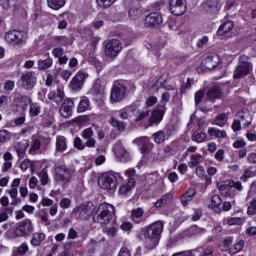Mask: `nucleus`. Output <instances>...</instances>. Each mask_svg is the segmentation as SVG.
<instances>
[{
	"mask_svg": "<svg viewBox=\"0 0 256 256\" xmlns=\"http://www.w3.org/2000/svg\"><path fill=\"white\" fill-rule=\"evenodd\" d=\"M244 247H245V240L238 241L236 244L233 245V247L230 248L229 255H237V253H241Z\"/></svg>",
	"mask_w": 256,
	"mask_h": 256,
	"instance_id": "nucleus-36",
	"label": "nucleus"
},
{
	"mask_svg": "<svg viewBox=\"0 0 256 256\" xmlns=\"http://www.w3.org/2000/svg\"><path fill=\"white\" fill-rule=\"evenodd\" d=\"M14 89H15V81L6 80L4 83V91H8V93H10V91H13Z\"/></svg>",
	"mask_w": 256,
	"mask_h": 256,
	"instance_id": "nucleus-54",
	"label": "nucleus"
},
{
	"mask_svg": "<svg viewBox=\"0 0 256 256\" xmlns=\"http://www.w3.org/2000/svg\"><path fill=\"white\" fill-rule=\"evenodd\" d=\"M233 241V236L225 237L220 244L221 251L229 253V251H231V245H233Z\"/></svg>",
	"mask_w": 256,
	"mask_h": 256,
	"instance_id": "nucleus-30",
	"label": "nucleus"
},
{
	"mask_svg": "<svg viewBox=\"0 0 256 256\" xmlns=\"http://www.w3.org/2000/svg\"><path fill=\"white\" fill-rule=\"evenodd\" d=\"M220 62L221 58H219V55L210 54L202 60L201 67L207 69L208 71H213V69H215V67H217Z\"/></svg>",
	"mask_w": 256,
	"mask_h": 256,
	"instance_id": "nucleus-14",
	"label": "nucleus"
},
{
	"mask_svg": "<svg viewBox=\"0 0 256 256\" xmlns=\"http://www.w3.org/2000/svg\"><path fill=\"white\" fill-rule=\"evenodd\" d=\"M202 9L208 15H217L219 11H221V4L219 0H204L202 2Z\"/></svg>",
	"mask_w": 256,
	"mask_h": 256,
	"instance_id": "nucleus-13",
	"label": "nucleus"
},
{
	"mask_svg": "<svg viewBox=\"0 0 256 256\" xmlns=\"http://www.w3.org/2000/svg\"><path fill=\"white\" fill-rule=\"evenodd\" d=\"M188 233H190L191 235H203V233H207V230L205 228H201L197 225H192L188 229Z\"/></svg>",
	"mask_w": 256,
	"mask_h": 256,
	"instance_id": "nucleus-44",
	"label": "nucleus"
},
{
	"mask_svg": "<svg viewBox=\"0 0 256 256\" xmlns=\"http://www.w3.org/2000/svg\"><path fill=\"white\" fill-rule=\"evenodd\" d=\"M32 101L33 100L29 96H26V95L18 96L16 98L17 107H19L23 111H27V107H29V105H31Z\"/></svg>",
	"mask_w": 256,
	"mask_h": 256,
	"instance_id": "nucleus-23",
	"label": "nucleus"
},
{
	"mask_svg": "<svg viewBox=\"0 0 256 256\" xmlns=\"http://www.w3.org/2000/svg\"><path fill=\"white\" fill-rule=\"evenodd\" d=\"M135 89H137V86L131 80L114 82L110 93L111 103H121L127 97V93H135Z\"/></svg>",
	"mask_w": 256,
	"mask_h": 256,
	"instance_id": "nucleus-2",
	"label": "nucleus"
},
{
	"mask_svg": "<svg viewBox=\"0 0 256 256\" xmlns=\"http://www.w3.org/2000/svg\"><path fill=\"white\" fill-rule=\"evenodd\" d=\"M163 23V16L159 12L149 13L145 18L146 27H159Z\"/></svg>",
	"mask_w": 256,
	"mask_h": 256,
	"instance_id": "nucleus-15",
	"label": "nucleus"
},
{
	"mask_svg": "<svg viewBox=\"0 0 256 256\" xmlns=\"http://www.w3.org/2000/svg\"><path fill=\"white\" fill-rule=\"evenodd\" d=\"M41 114V104L39 102H31L29 105V117L34 119V117H39Z\"/></svg>",
	"mask_w": 256,
	"mask_h": 256,
	"instance_id": "nucleus-27",
	"label": "nucleus"
},
{
	"mask_svg": "<svg viewBox=\"0 0 256 256\" xmlns=\"http://www.w3.org/2000/svg\"><path fill=\"white\" fill-rule=\"evenodd\" d=\"M83 139H91L93 137V128H86L82 132Z\"/></svg>",
	"mask_w": 256,
	"mask_h": 256,
	"instance_id": "nucleus-63",
	"label": "nucleus"
},
{
	"mask_svg": "<svg viewBox=\"0 0 256 256\" xmlns=\"http://www.w3.org/2000/svg\"><path fill=\"white\" fill-rule=\"evenodd\" d=\"M223 203V200L221 199V196L219 194H214L211 197V209H218V211H221V204Z\"/></svg>",
	"mask_w": 256,
	"mask_h": 256,
	"instance_id": "nucleus-34",
	"label": "nucleus"
},
{
	"mask_svg": "<svg viewBox=\"0 0 256 256\" xmlns=\"http://www.w3.org/2000/svg\"><path fill=\"white\" fill-rule=\"evenodd\" d=\"M75 108V102L71 98H65L62 105L59 108V113L64 119H69L73 115V109Z\"/></svg>",
	"mask_w": 256,
	"mask_h": 256,
	"instance_id": "nucleus-12",
	"label": "nucleus"
},
{
	"mask_svg": "<svg viewBox=\"0 0 256 256\" xmlns=\"http://www.w3.org/2000/svg\"><path fill=\"white\" fill-rule=\"evenodd\" d=\"M231 129L234 133L241 131V120L235 119L232 123Z\"/></svg>",
	"mask_w": 256,
	"mask_h": 256,
	"instance_id": "nucleus-61",
	"label": "nucleus"
},
{
	"mask_svg": "<svg viewBox=\"0 0 256 256\" xmlns=\"http://www.w3.org/2000/svg\"><path fill=\"white\" fill-rule=\"evenodd\" d=\"M203 163V155L201 154H196V155H191L190 157V162L188 163L189 167H199Z\"/></svg>",
	"mask_w": 256,
	"mask_h": 256,
	"instance_id": "nucleus-37",
	"label": "nucleus"
},
{
	"mask_svg": "<svg viewBox=\"0 0 256 256\" xmlns=\"http://www.w3.org/2000/svg\"><path fill=\"white\" fill-rule=\"evenodd\" d=\"M43 241H45V233H34L30 243L33 247H39Z\"/></svg>",
	"mask_w": 256,
	"mask_h": 256,
	"instance_id": "nucleus-33",
	"label": "nucleus"
},
{
	"mask_svg": "<svg viewBox=\"0 0 256 256\" xmlns=\"http://www.w3.org/2000/svg\"><path fill=\"white\" fill-rule=\"evenodd\" d=\"M117 0H97L98 5L103 9H109Z\"/></svg>",
	"mask_w": 256,
	"mask_h": 256,
	"instance_id": "nucleus-50",
	"label": "nucleus"
},
{
	"mask_svg": "<svg viewBox=\"0 0 256 256\" xmlns=\"http://www.w3.org/2000/svg\"><path fill=\"white\" fill-rule=\"evenodd\" d=\"M256 176V172L253 171V167H249L246 170H244L243 175L240 176L241 181H243V183H247V181H249V179L253 178Z\"/></svg>",
	"mask_w": 256,
	"mask_h": 256,
	"instance_id": "nucleus-38",
	"label": "nucleus"
},
{
	"mask_svg": "<svg viewBox=\"0 0 256 256\" xmlns=\"http://www.w3.org/2000/svg\"><path fill=\"white\" fill-rule=\"evenodd\" d=\"M241 121H245L243 128L248 129V127L251 125V121H253V118L251 117V114H242L240 115Z\"/></svg>",
	"mask_w": 256,
	"mask_h": 256,
	"instance_id": "nucleus-47",
	"label": "nucleus"
},
{
	"mask_svg": "<svg viewBox=\"0 0 256 256\" xmlns=\"http://www.w3.org/2000/svg\"><path fill=\"white\" fill-rule=\"evenodd\" d=\"M48 7L54 11H59V9L65 7V0H47Z\"/></svg>",
	"mask_w": 256,
	"mask_h": 256,
	"instance_id": "nucleus-35",
	"label": "nucleus"
},
{
	"mask_svg": "<svg viewBox=\"0 0 256 256\" xmlns=\"http://www.w3.org/2000/svg\"><path fill=\"white\" fill-rule=\"evenodd\" d=\"M53 66V58L48 57L45 60H38V71H47Z\"/></svg>",
	"mask_w": 256,
	"mask_h": 256,
	"instance_id": "nucleus-31",
	"label": "nucleus"
},
{
	"mask_svg": "<svg viewBox=\"0 0 256 256\" xmlns=\"http://www.w3.org/2000/svg\"><path fill=\"white\" fill-rule=\"evenodd\" d=\"M233 27H235V22H233L231 20H227L219 26V28L217 30V35L219 37H223V35H227V33H229V31H232Z\"/></svg>",
	"mask_w": 256,
	"mask_h": 256,
	"instance_id": "nucleus-20",
	"label": "nucleus"
},
{
	"mask_svg": "<svg viewBox=\"0 0 256 256\" xmlns=\"http://www.w3.org/2000/svg\"><path fill=\"white\" fill-rule=\"evenodd\" d=\"M122 49L123 45L121 44V41H119L118 39H112L108 41L105 45V54L107 57L113 59L117 57L119 53H121Z\"/></svg>",
	"mask_w": 256,
	"mask_h": 256,
	"instance_id": "nucleus-9",
	"label": "nucleus"
},
{
	"mask_svg": "<svg viewBox=\"0 0 256 256\" xmlns=\"http://www.w3.org/2000/svg\"><path fill=\"white\" fill-rule=\"evenodd\" d=\"M113 217H115V207L111 204L102 203L99 205L96 215L93 216V222L107 225L111 223Z\"/></svg>",
	"mask_w": 256,
	"mask_h": 256,
	"instance_id": "nucleus-4",
	"label": "nucleus"
},
{
	"mask_svg": "<svg viewBox=\"0 0 256 256\" xmlns=\"http://www.w3.org/2000/svg\"><path fill=\"white\" fill-rule=\"evenodd\" d=\"M38 177L40 178L41 185L45 186L49 183V173L46 169H42L39 172Z\"/></svg>",
	"mask_w": 256,
	"mask_h": 256,
	"instance_id": "nucleus-45",
	"label": "nucleus"
},
{
	"mask_svg": "<svg viewBox=\"0 0 256 256\" xmlns=\"http://www.w3.org/2000/svg\"><path fill=\"white\" fill-rule=\"evenodd\" d=\"M209 137H214L215 139H227V131L221 130L219 128L210 127L208 129Z\"/></svg>",
	"mask_w": 256,
	"mask_h": 256,
	"instance_id": "nucleus-22",
	"label": "nucleus"
},
{
	"mask_svg": "<svg viewBox=\"0 0 256 256\" xmlns=\"http://www.w3.org/2000/svg\"><path fill=\"white\" fill-rule=\"evenodd\" d=\"M170 100H171V94L169 92H164L161 96V100L158 104V108L167 110V103H169Z\"/></svg>",
	"mask_w": 256,
	"mask_h": 256,
	"instance_id": "nucleus-41",
	"label": "nucleus"
},
{
	"mask_svg": "<svg viewBox=\"0 0 256 256\" xmlns=\"http://www.w3.org/2000/svg\"><path fill=\"white\" fill-rule=\"evenodd\" d=\"M60 207L62 209H69V207H71V199L62 198L61 201H60Z\"/></svg>",
	"mask_w": 256,
	"mask_h": 256,
	"instance_id": "nucleus-62",
	"label": "nucleus"
},
{
	"mask_svg": "<svg viewBox=\"0 0 256 256\" xmlns=\"http://www.w3.org/2000/svg\"><path fill=\"white\" fill-rule=\"evenodd\" d=\"M89 77V73L85 70H79L69 83V87L72 91H81L83 85H85V79Z\"/></svg>",
	"mask_w": 256,
	"mask_h": 256,
	"instance_id": "nucleus-7",
	"label": "nucleus"
},
{
	"mask_svg": "<svg viewBox=\"0 0 256 256\" xmlns=\"http://www.w3.org/2000/svg\"><path fill=\"white\" fill-rule=\"evenodd\" d=\"M167 110L165 108L155 109L152 111L149 118V125H159L163 121V117Z\"/></svg>",
	"mask_w": 256,
	"mask_h": 256,
	"instance_id": "nucleus-18",
	"label": "nucleus"
},
{
	"mask_svg": "<svg viewBox=\"0 0 256 256\" xmlns=\"http://www.w3.org/2000/svg\"><path fill=\"white\" fill-rule=\"evenodd\" d=\"M214 159H216V161H218L219 163H223V161H225V150L219 149L215 153Z\"/></svg>",
	"mask_w": 256,
	"mask_h": 256,
	"instance_id": "nucleus-53",
	"label": "nucleus"
},
{
	"mask_svg": "<svg viewBox=\"0 0 256 256\" xmlns=\"http://www.w3.org/2000/svg\"><path fill=\"white\" fill-rule=\"evenodd\" d=\"M28 251H29V246L27 245V243H22L17 249V254L25 255Z\"/></svg>",
	"mask_w": 256,
	"mask_h": 256,
	"instance_id": "nucleus-60",
	"label": "nucleus"
},
{
	"mask_svg": "<svg viewBox=\"0 0 256 256\" xmlns=\"http://www.w3.org/2000/svg\"><path fill=\"white\" fill-rule=\"evenodd\" d=\"M123 176L120 173L114 171H108L101 174L98 178V184L101 189L105 191H115L117 189V185L122 183Z\"/></svg>",
	"mask_w": 256,
	"mask_h": 256,
	"instance_id": "nucleus-3",
	"label": "nucleus"
},
{
	"mask_svg": "<svg viewBox=\"0 0 256 256\" xmlns=\"http://www.w3.org/2000/svg\"><path fill=\"white\" fill-rule=\"evenodd\" d=\"M4 39L9 45L17 47L23 43V32L19 30H10L6 32Z\"/></svg>",
	"mask_w": 256,
	"mask_h": 256,
	"instance_id": "nucleus-10",
	"label": "nucleus"
},
{
	"mask_svg": "<svg viewBox=\"0 0 256 256\" xmlns=\"http://www.w3.org/2000/svg\"><path fill=\"white\" fill-rule=\"evenodd\" d=\"M251 71V62H241L238 67L234 70L233 78L234 79H241V77H245L249 75Z\"/></svg>",
	"mask_w": 256,
	"mask_h": 256,
	"instance_id": "nucleus-16",
	"label": "nucleus"
},
{
	"mask_svg": "<svg viewBox=\"0 0 256 256\" xmlns=\"http://www.w3.org/2000/svg\"><path fill=\"white\" fill-rule=\"evenodd\" d=\"M192 85L191 78H187L186 82H183L180 86V95H185L187 90L191 89Z\"/></svg>",
	"mask_w": 256,
	"mask_h": 256,
	"instance_id": "nucleus-46",
	"label": "nucleus"
},
{
	"mask_svg": "<svg viewBox=\"0 0 256 256\" xmlns=\"http://www.w3.org/2000/svg\"><path fill=\"white\" fill-rule=\"evenodd\" d=\"M92 93H94V95H101V93H103V86L99 81L94 83L92 87Z\"/></svg>",
	"mask_w": 256,
	"mask_h": 256,
	"instance_id": "nucleus-51",
	"label": "nucleus"
},
{
	"mask_svg": "<svg viewBox=\"0 0 256 256\" xmlns=\"http://www.w3.org/2000/svg\"><path fill=\"white\" fill-rule=\"evenodd\" d=\"M219 191H224V193H229V191H231V180H229L228 182H224L223 184H220Z\"/></svg>",
	"mask_w": 256,
	"mask_h": 256,
	"instance_id": "nucleus-58",
	"label": "nucleus"
},
{
	"mask_svg": "<svg viewBox=\"0 0 256 256\" xmlns=\"http://www.w3.org/2000/svg\"><path fill=\"white\" fill-rule=\"evenodd\" d=\"M227 225L233 226V225H243V218L239 217H228L227 218Z\"/></svg>",
	"mask_w": 256,
	"mask_h": 256,
	"instance_id": "nucleus-48",
	"label": "nucleus"
},
{
	"mask_svg": "<svg viewBox=\"0 0 256 256\" xmlns=\"http://www.w3.org/2000/svg\"><path fill=\"white\" fill-rule=\"evenodd\" d=\"M145 215V211L143 208L138 207L131 211L130 220L134 225H141V223H145L146 219L143 217Z\"/></svg>",
	"mask_w": 256,
	"mask_h": 256,
	"instance_id": "nucleus-17",
	"label": "nucleus"
},
{
	"mask_svg": "<svg viewBox=\"0 0 256 256\" xmlns=\"http://www.w3.org/2000/svg\"><path fill=\"white\" fill-rule=\"evenodd\" d=\"M89 105H91L89 98H87V96H84L78 104L77 113H85V111L89 109Z\"/></svg>",
	"mask_w": 256,
	"mask_h": 256,
	"instance_id": "nucleus-32",
	"label": "nucleus"
},
{
	"mask_svg": "<svg viewBox=\"0 0 256 256\" xmlns=\"http://www.w3.org/2000/svg\"><path fill=\"white\" fill-rule=\"evenodd\" d=\"M205 97V91L203 90H198L195 94H194V100H195V104L196 105H201V103L203 102V98Z\"/></svg>",
	"mask_w": 256,
	"mask_h": 256,
	"instance_id": "nucleus-49",
	"label": "nucleus"
},
{
	"mask_svg": "<svg viewBox=\"0 0 256 256\" xmlns=\"http://www.w3.org/2000/svg\"><path fill=\"white\" fill-rule=\"evenodd\" d=\"M194 251L195 250H186L182 252H176L172 254V256H195V254H193Z\"/></svg>",
	"mask_w": 256,
	"mask_h": 256,
	"instance_id": "nucleus-64",
	"label": "nucleus"
},
{
	"mask_svg": "<svg viewBox=\"0 0 256 256\" xmlns=\"http://www.w3.org/2000/svg\"><path fill=\"white\" fill-rule=\"evenodd\" d=\"M207 139V133L205 132H194L191 136V141L194 143H204Z\"/></svg>",
	"mask_w": 256,
	"mask_h": 256,
	"instance_id": "nucleus-40",
	"label": "nucleus"
},
{
	"mask_svg": "<svg viewBox=\"0 0 256 256\" xmlns=\"http://www.w3.org/2000/svg\"><path fill=\"white\" fill-rule=\"evenodd\" d=\"M128 15H129V19H131V21H137V19H141L142 15H143V9H141V7H132L129 9L128 11Z\"/></svg>",
	"mask_w": 256,
	"mask_h": 256,
	"instance_id": "nucleus-29",
	"label": "nucleus"
},
{
	"mask_svg": "<svg viewBox=\"0 0 256 256\" xmlns=\"http://www.w3.org/2000/svg\"><path fill=\"white\" fill-rule=\"evenodd\" d=\"M22 87L26 91H31L37 85V76L34 71H29L21 75Z\"/></svg>",
	"mask_w": 256,
	"mask_h": 256,
	"instance_id": "nucleus-11",
	"label": "nucleus"
},
{
	"mask_svg": "<svg viewBox=\"0 0 256 256\" xmlns=\"http://www.w3.org/2000/svg\"><path fill=\"white\" fill-rule=\"evenodd\" d=\"M74 213H76V215H78L79 219H81V221H85V219H87L89 217V211L87 210V208L85 207H76L74 209Z\"/></svg>",
	"mask_w": 256,
	"mask_h": 256,
	"instance_id": "nucleus-39",
	"label": "nucleus"
},
{
	"mask_svg": "<svg viewBox=\"0 0 256 256\" xmlns=\"http://www.w3.org/2000/svg\"><path fill=\"white\" fill-rule=\"evenodd\" d=\"M223 92L219 86H213L208 89L207 97L208 99H221Z\"/></svg>",
	"mask_w": 256,
	"mask_h": 256,
	"instance_id": "nucleus-28",
	"label": "nucleus"
},
{
	"mask_svg": "<svg viewBox=\"0 0 256 256\" xmlns=\"http://www.w3.org/2000/svg\"><path fill=\"white\" fill-rule=\"evenodd\" d=\"M108 123L114 127L119 133H124L125 129H127V123L119 121L115 117H111Z\"/></svg>",
	"mask_w": 256,
	"mask_h": 256,
	"instance_id": "nucleus-24",
	"label": "nucleus"
},
{
	"mask_svg": "<svg viewBox=\"0 0 256 256\" xmlns=\"http://www.w3.org/2000/svg\"><path fill=\"white\" fill-rule=\"evenodd\" d=\"M75 170L69 168L67 165H59L54 170V180L56 183H71Z\"/></svg>",
	"mask_w": 256,
	"mask_h": 256,
	"instance_id": "nucleus-5",
	"label": "nucleus"
},
{
	"mask_svg": "<svg viewBox=\"0 0 256 256\" xmlns=\"http://www.w3.org/2000/svg\"><path fill=\"white\" fill-rule=\"evenodd\" d=\"M171 203H173V192H167L154 203V207L156 209H161V207H167L168 205H171Z\"/></svg>",
	"mask_w": 256,
	"mask_h": 256,
	"instance_id": "nucleus-19",
	"label": "nucleus"
},
{
	"mask_svg": "<svg viewBox=\"0 0 256 256\" xmlns=\"http://www.w3.org/2000/svg\"><path fill=\"white\" fill-rule=\"evenodd\" d=\"M153 137L154 143H157V145H161V143L165 142V131L159 130L153 134Z\"/></svg>",
	"mask_w": 256,
	"mask_h": 256,
	"instance_id": "nucleus-43",
	"label": "nucleus"
},
{
	"mask_svg": "<svg viewBox=\"0 0 256 256\" xmlns=\"http://www.w3.org/2000/svg\"><path fill=\"white\" fill-rule=\"evenodd\" d=\"M65 53V49L63 47H57L52 50V55L55 57V59H59Z\"/></svg>",
	"mask_w": 256,
	"mask_h": 256,
	"instance_id": "nucleus-56",
	"label": "nucleus"
},
{
	"mask_svg": "<svg viewBox=\"0 0 256 256\" xmlns=\"http://www.w3.org/2000/svg\"><path fill=\"white\" fill-rule=\"evenodd\" d=\"M225 119H227L226 113L218 114L212 122V125H217V127H225Z\"/></svg>",
	"mask_w": 256,
	"mask_h": 256,
	"instance_id": "nucleus-42",
	"label": "nucleus"
},
{
	"mask_svg": "<svg viewBox=\"0 0 256 256\" xmlns=\"http://www.w3.org/2000/svg\"><path fill=\"white\" fill-rule=\"evenodd\" d=\"M74 147L75 149H78V151H83V149H85V144H83V141L79 137H76L74 139Z\"/></svg>",
	"mask_w": 256,
	"mask_h": 256,
	"instance_id": "nucleus-55",
	"label": "nucleus"
},
{
	"mask_svg": "<svg viewBox=\"0 0 256 256\" xmlns=\"http://www.w3.org/2000/svg\"><path fill=\"white\" fill-rule=\"evenodd\" d=\"M57 153H65L67 151V138L65 136L56 137V148Z\"/></svg>",
	"mask_w": 256,
	"mask_h": 256,
	"instance_id": "nucleus-25",
	"label": "nucleus"
},
{
	"mask_svg": "<svg viewBox=\"0 0 256 256\" xmlns=\"http://www.w3.org/2000/svg\"><path fill=\"white\" fill-rule=\"evenodd\" d=\"M35 228L31 219L26 218L16 224L15 229L12 231L13 237H29Z\"/></svg>",
	"mask_w": 256,
	"mask_h": 256,
	"instance_id": "nucleus-6",
	"label": "nucleus"
},
{
	"mask_svg": "<svg viewBox=\"0 0 256 256\" xmlns=\"http://www.w3.org/2000/svg\"><path fill=\"white\" fill-rule=\"evenodd\" d=\"M169 11L175 17H181L187 13V0H170Z\"/></svg>",
	"mask_w": 256,
	"mask_h": 256,
	"instance_id": "nucleus-8",
	"label": "nucleus"
},
{
	"mask_svg": "<svg viewBox=\"0 0 256 256\" xmlns=\"http://www.w3.org/2000/svg\"><path fill=\"white\" fill-rule=\"evenodd\" d=\"M163 221H156L148 226L141 228L137 232V239L145 241V247L149 251L155 249L161 241V233H163Z\"/></svg>",
	"mask_w": 256,
	"mask_h": 256,
	"instance_id": "nucleus-1",
	"label": "nucleus"
},
{
	"mask_svg": "<svg viewBox=\"0 0 256 256\" xmlns=\"http://www.w3.org/2000/svg\"><path fill=\"white\" fill-rule=\"evenodd\" d=\"M52 43L58 47H69V45H71V40L67 36H54L52 38Z\"/></svg>",
	"mask_w": 256,
	"mask_h": 256,
	"instance_id": "nucleus-26",
	"label": "nucleus"
},
{
	"mask_svg": "<svg viewBox=\"0 0 256 256\" xmlns=\"http://www.w3.org/2000/svg\"><path fill=\"white\" fill-rule=\"evenodd\" d=\"M71 123H75L79 127H83L87 123V117L80 116L71 120Z\"/></svg>",
	"mask_w": 256,
	"mask_h": 256,
	"instance_id": "nucleus-52",
	"label": "nucleus"
},
{
	"mask_svg": "<svg viewBox=\"0 0 256 256\" xmlns=\"http://www.w3.org/2000/svg\"><path fill=\"white\" fill-rule=\"evenodd\" d=\"M136 185L135 178H128L127 183L120 186L118 193L119 195H127L131 189Z\"/></svg>",
	"mask_w": 256,
	"mask_h": 256,
	"instance_id": "nucleus-21",
	"label": "nucleus"
},
{
	"mask_svg": "<svg viewBox=\"0 0 256 256\" xmlns=\"http://www.w3.org/2000/svg\"><path fill=\"white\" fill-rule=\"evenodd\" d=\"M248 215H256V198L250 202V206L247 209Z\"/></svg>",
	"mask_w": 256,
	"mask_h": 256,
	"instance_id": "nucleus-59",
	"label": "nucleus"
},
{
	"mask_svg": "<svg viewBox=\"0 0 256 256\" xmlns=\"http://www.w3.org/2000/svg\"><path fill=\"white\" fill-rule=\"evenodd\" d=\"M117 231H119V228H117L116 226H111L109 228H106V235L108 237H115V235H117Z\"/></svg>",
	"mask_w": 256,
	"mask_h": 256,
	"instance_id": "nucleus-57",
	"label": "nucleus"
}]
</instances>
